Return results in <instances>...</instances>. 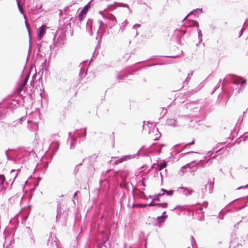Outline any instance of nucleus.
<instances>
[{
  "label": "nucleus",
  "mask_w": 248,
  "mask_h": 248,
  "mask_svg": "<svg viewBox=\"0 0 248 248\" xmlns=\"http://www.w3.org/2000/svg\"><path fill=\"white\" fill-rule=\"evenodd\" d=\"M165 214H163V215H162L161 217H163V215H164Z\"/></svg>",
  "instance_id": "obj_18"
},
{
  "label": "nucleus",
  "mask_w": 248,
  "mask_h": 248,
  "mask_svg": "<svg viewBox=\"0 0 248 248\" xmlns=\"http://www.w3.org/2000/svg\"><path fill=\"white\" fill-rule=\"evenodd\" d=\"M109 20H115L116 19H115V16H113L112 15H111V16H109L108 17Z\"/></svg>",
  "instance_id": "obj_13"
},
{
  "label": "nucleus",
  "mask_w": 248,
  "mask_h": 248,
  "mask_svg": "<svg viewBox=\"0 0 248 248\" xmlns=\"http://www.w3.org/2000/svg\"><path fill=\"white\" fill-rule=\"evenodd\" d=\"M5 181V177L3 175H0V184H2Z\"/></svg>",
  "instance_id": "obj_10"
},
{
  "label": "nucleus",
  "mask_w": 248,
  "mask_h": 248,
  "mask_svg": "<svg viewBox=\"0 0 248 248\" xmlns=\"http://www.w3.org/2000/svg\"><path fill=\"white\" fill-rule=\"evenodd\" d=\"M46 26L45 25H42L39 28V33L38 37L39 40H41L44 35L46 33Z\"/></svg>",
  "instance_id": "obj_3"
},
{
  "label": "nucleus",
  "mask_w": 248,
  "mask_h": 248,
  "mask_svg": "<svg viewBox=\"0 0 248 248\" xmlns=\"http://www.w3.org/2000/svg\"><path fill=\"white\" fill-rule=\"evenodd\" d=\"M164 194V192H163L162 194V193H159V194H157V196H163Z\"/></svg>",
  "instance_id": "obj_15"
},
{
  "label": "nucleus",
  "mask_w": 248,
  "mask_h": 248,
  "mask_svg": "<svg viewBox=\"0 0 248 248\" xmlns=\"http://www.w3.org/2000/svg\"><path fill=\"white\" fill-rule=\"evenodd\" d=\"M165 214H163V215H162L161 217H163V215H164Z\"/></svg>",
  "instance_id": "obj_17"
},
{
  "label": "nucleus",
  "mask_w": 248,
  "mask_h": 248,
  "mask_svg": "<svg viewBox=\"0 0 248 248\" xmlns=\"http://www.w3.org/2000/svg\"><path fill=\"white\" fill-rule=\"evenodd\" d=\"M153 132L155 134H152L151 138L154 140H157L161 137V133L159 132L157 128H153Z\"/></svg>",
  "instance_id": "obj_2"
},
{
  "label": "nucleus",
  "mask_w": 248,
  "mask_h": 248,
  "mask_svg": "<svg viewBox=\"0 0 248 248\" xmlns=\"http://www.w3.org/2000/svg\"><path fill=\"white\" fill-rule=\"evenodd\" d=\"M161 191H163L164 192H166L168 195H171L173 193V191L172 190H169L167 191L164 189H161Z\"/></svg>",
  "instance_id": "obj_9"
},
{
  "label": "nucleus",
  "mask_w": 248,
  "mask_h": 248,
  "mask_svg": "<svg viewBox=\"0 0 248 248\" xmlns=\"http://www.w3.org/2000/svg\"><path fill=\"white\" fill-rule=\"evenodd\" d=\"M110 139H111V142H112V143H113L114 142V138H115L114 134L113 132H112L111 133V134L110 135Z\"/></svg>",
  "instance_id": "obj_11"
},
{
  "label": "nucleus",
  "mask_w": 248,
  "mask_h": 248,
  "mask_svg": "<svg viewBox=\"0 0 248 248\" xmlns=\"http://www.w3.org/2000/svg\"><path fill=\"white\" fill-rule=\"evenodd\" d=\"M127 157V156H124L123 157H122V158L117 160L115 161V164L120 163L123 162L126 159Z\"/></svg>",
  "instance_id": "obj_8"
},
{
  "label": "nucleus",
  "mask_w": 248,
  "mask_h": 248,
  "mask_svg": "<svg viewBox=\"0 0 248 248\" xmlns=\"http://www.w3.org/2000/svg\"><path fill=\"white\" fill-rule=\"evenodd\" d=\"M28 79V78H25V80H24V82H23L22 84L21 85V86L20 87V88L18 89V90L17 91L18 93H20L21 92V91L23 90L24 86L27 84Z\"/></svg>",
  "instance_id": "obj_7"
},
{
  "label": "nucleus",
  "mask_w": 248,
  "mask_h": 248,
  "mask_svg": "<svg viewBox=\"0 0 248 248\" xmlns=\"http://www.w3.org/2000/svg\"><path fill=\"white\" fill-rule=\"evenodd\" d=\"M167 166V163L164 161L163 162L161 163L160 164L158 165V170H161L164 168H165Z\"/></svg>",
  "instance_id": "obj_5"
},
{
  "label": "nucleus",
  "mask_w": 248,
  "mask_h": 248,
  "mask_svg": "<svg viewBox=\"0 0 248 248\" xmlns=\"http://www.w3.org/2000/svg\"><path fill=\"white\" fill-rule=\"evenodd\" d=\"M194 140H193V141L192 142H189L188 144H190V145L193 144L194 143Z\"/></svg>",
  "instance_id": "obj_16"
},
{
  "label": "nucleus",
  "mask_w": 248,
  "mask_h": 248,
  "mask_svg": "<svg viewBox=\"0 0 248 248\" xmlns=\"http://www.w3.org/2000/svg\"><path fill=\"white\" fill-rule=\"evenodd\" d=\"M234 80H233V83L236 84H239L240 83H241L242 84L245 83L246 81V79L241 80L240 79H242L243 78H233Z\"/></svg>",
  "instance_id": "obj_6"
},
{
  "label": "nucleus",
  "mask_w": 248,
  "mask_h": 248,
  "mask_svg": "<svg viewBox=\"0 0 248 248\" xmlns=\"http://www.w3.org/2000/svg\"><path fill=\"white\" fill-rule=\"evenodd\" d=\"M184 189L185 191H186L188 192V193L190 194H191L192 192H193V190H192V189H189V188H186V187H185L184 188Z\"/></svg>",
  "instance_id": "obj_12"
},
{
  "label": "nucleus",
  "mask_w": 248,
  "mask_h": 248,
  "mask_svg": "<svg viewBox=\"0 0 248 248\" xmlns=\"http://www.w3.org/2000/svg\"><path fill=\"white\" fill-rule=\"evenodd\" d=\"M88 8L89 6L86 5L80 12L78 15V19L80 21H82L85 17Z\"/></svg>",
  "instance_id": "obj_1"
},
{
  "label": "nucleus",
  "mask_w": 248,
  "mask_h": 248,
  "mask_svg": "<svg viewBox=\"0 0 248 248\" xmlns=\"http://www.w3.org/2000/svg\"><path fill=\"white\" fill-rule=\"evenodd\" d=\"M149 205L150 206L156 205V206H159L160 207H162V208H166V207H167L168 204L166 202L157 203H150L149 204Z\"/></svg>",
  "instance_id": "obj_4"
},
{
  "label": "nucleus",
  "mask_w": 248,
  "mask_h": 248,
  "mask_svg": "<svg viewBox=\"0 0 248 248\" xmlns=\"http://www.w3.org/2000/svg\"><path fill=\"white\" fill-rule=\"evenodd\" d=\"M18 7L19 8V9L21 13H23V10L22 7L20 5L19 3H18Z\"/></svg>",
  "instance_id": "obj_14"
}]
</instances>
